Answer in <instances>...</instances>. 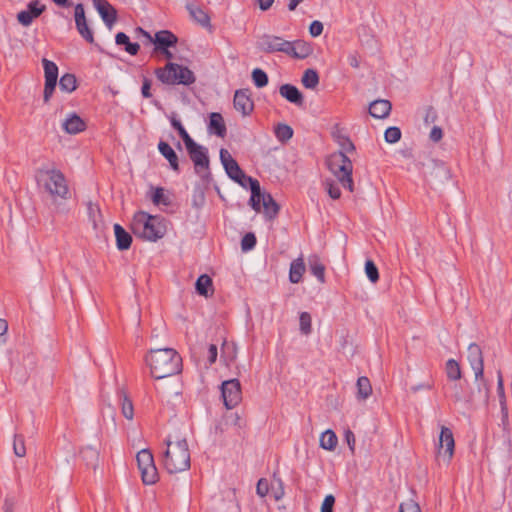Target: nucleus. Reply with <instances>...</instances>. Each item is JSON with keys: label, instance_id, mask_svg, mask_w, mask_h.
<instances>
[{"label": "nucleus", "instance_id": "864d4df0", "mask_svg": "<svg viewBox=\"0 0 512 512\" xmlns=\"http://www.w3.org/2000/svg\"><path fill=\"white\" fill-rule=\"evenodd\" d=\"M323 29V23L318 20H315L309 26V33L312 37H318L322 34Z\"/></svg>", "mask_w": 512, "mask_h": 512}, {"label": "nucleus", "instance_id": "4468645a", "mask_svg": "<svg viewBox=\"0 0 512 512\" xmlns=\"http://www.w3.org/2000/svg\"><path fill=\"white\" fill-rule=\"evenodd\" d=\"M289 42L275 35H264L258 42V47L266 53L282 52L287 55Z\"/></svg>", "mask_w": 512, "mask_h": 512}, {"label": "nucleus", "instance_id": "9d476101", "mask_svg": "<svg viewBox=\"0 0 512 512\" xmlns=\"http://www.w3.org/2000/svg\"><path fill=\"white\" fill-rule=\"evenodd\" d=\"M468 362L474 372L475 381H479L484 388V397L487 400L489 396V388L484 379V361L483 354L481 348L475 344L471 343L468 346Z\"/></svg>", "mask_w": 512, "mask_h": 512}, {"label": "nucleus", "instance_id": "a19ab883", "mask_svg": "<svg viewBox=\"0 0 512 512\" xmlns=\"http://www.w3.org/2000/svg\"><path fill=\"white\" fill-rule=\"evenodd\" d=\"M13 452L19 457L23 458L26 456L27 450L25 445L24 436L21 434H15L13 437Z\"/></svg>", "mask_w": 512, "mask_h": 512}, {"label": "nucleus", "instance_id": "4c0bfd02", "mask_svg": "<svg viewBox=\"0 0 512 512\" xmlns=\"http://www.w3.org/2000/svg\"><path fill=\"white\" fill-rule=\"evenodd\" d=\"M78 33L89 43H94V35L88 26L87 19L75 22Z\"/></svg>", "mask_w": 512, "mask_h": 512}, {"label": "nucleus", "instance_id": "7c9ffc66", "mask_svg": "<svg viewBox=\"0 0 512 512\" xmlns=\"http://www.w3.org/2000/svg\"><path fill=\"white\" fill-rule=\"evenodd\" d=\"M338 444V438L335 432L331 429L324 431L319 439V445L322 449L333 451Z\"/></svg>", "mask_w": 512, "mask_h": 512}, {"label": "nucleus", "instance_id": "20e7f679", "mask_svg": "<svg viewBox=\"0 0 512 512\" xmlns=\"http://www.w3.org/2000/svg\"><path fill=\"white\" fill-rule=\"evenodd\" d=\"M163 465L170 474L184 472L190 468V450L185 438L166 441Z\"/></svg>", "mask_w": 512, "mask_h": 512}, {"label": "nucleus", "instance_id": "c85d7f7f", "mask_svg": "<svg viewBox=\"0 0 512 512\" xmlns=\"http://www.w3.org/2000/svg\"><path fill=\"white\" fill-rule=\"evenodd\" d=\"M196 291L199 295L208 297L213 293V282L210 276L202 274L195 283Z\"/></svg>", "mask_w": 512, "mask_h": 512}, {"label": "nucleus", "instance_id": "a18cd8bd", "mask_svg": "<svg viewBox=\"0 0 512 512\" xmlns=\"http://www.w3.org/2000/svg\"><path fill=\"white\" fill-rule=\"evenodd\" d=\"M384 139L387 143L393 144L401 139V131L398 127L392 126L385 130Z\"/></svg>", "mask_w": 512, "mask_h": 512}, {"label": "nucleus", "instance_id": "6e6d98bb", "mask_svg": "<svg viewBox=\"0 0 512 512\" xmlns=\"http://www.w3.org/2000/svg\"><path fill=\"white\" fill-rule=\"evenodd\" d=\"M345 440L352 454L355 452L356 439L355 435L351 430L345 432Z\"/></svg>", "mask_w": 512, "mask_h": 512}, {"label": "nucleus", "instance_id": "9b49d317", "mask_svg": "<svg viewBox=\"0 0 512 512\" xmlns=\"http://www.w3.org/2000/svg\"><path fill=\"white\" fill-rule=\"evenodd\" d=\"M221 394L227 409L236 407L241 399V385L238 379H230L222 382Z\"/></svg>", "mask_w": 512, "mask_h": 512}, {"label": "nucleus", "instance_id": "58836bf2", "mask_svg": "<svg viewBox=\"0 0 512 512\" xmlns=\"http://www.w3.org/2000/svg\"><path fill=\"white\" fill-rule=\"evenodd\" d=\"M275 136L280 142H287L293 136V129L287 124H278L275 127Z\"/></svg>", "mask_w": 512, "mask_h": 512}, {"label": "nucleus", "instance_id": "f8f14e48", "mask_svg": "<svg viewBox=\"0 0 512 512\" xmlns=\"http://www.w3.org/2000/svg\"><path fill=\"white\" fill-rule=\"evenodd\" d=\"M193 164L195 172L202 178L208 179L210 176L209 172V157L208 151L205 147L197 145L187 151Z\"/></svg>", "mask_w": 512, "mask_h": 512}, {"label": "nucleus", "instance_id": "37998d69", "mask_svg": "<svg viewBox=\"0 0 512 512\" xmlns=\"http://www.w3.org/2000/svg\"><path fill=\"white\" fill-rule=\"evenodd\" d=\"M300 331L304 335H309L312 331V319L308 312H302L299 317Z\"/></svg>", "mask_w": 512, "mask_h": 512}, {"label": "nucleus", "instance_id": "5fc2aeb1", "mask_svg": "<svg viewBox=\"0 0 512 512\" xmlns=\"http://www.w3.org/2000/svg\"><path fill=\"white\" fill-rule=\"evenodd\" d=\"M335 503V498L333 495L329 494L324 498V501L321 505V512H333V506Z\"/></svg>", "mask_w": 512, "mask_h": 512}, {"label": "nucleus", "instance_id": "2eb2a0df", "mask_svg": "<svg viewBox=\"0 0 512 512\" xmlns=\"http://www.w3.org/2000/svg\"><path fill=\"white\" fill-rule=\"evenodd\" d=\"M233 104L236 111L244 117L250 115L254 110V103L248 89L237 90L234 94Z\"/></svg>", "mask_w": 512, "mask_h": 512}, {"label": "nucleus", "instance_id": "052dcab7", "mask_svg": "<svg viewBox=\"0 0 512 512\" xmlns=\"http://www.w3.org/2000/svg\"><path fill=\"white\" fill-rule=\"evenodd\" d=\"M433 388V382L427 381L411 387L412 392L417 393L421 390H431Z\"/></svg>", "mask_w": 512, "mask_h": 512}, {"label": "nucleus", "instance_id": "f257e3e1", "mask_svg": "<svg viewBox=\"0 0 512 512\" xmlns=\"http://www.w3.org/2000/svg\"><path fill=\"white\" fill-rule=\"evenodd\" d=\"M35 179L40 192L57 208L68 199L69 187L64 174L54 166L36 171Z\"/></svg>", "mask_w": 512, "mask_h": 512}, {"label": "nucleus", "instance_id": "ea45409f", "mask_svg": "<svg viewBox=\"0 0 512 512\" xmlns=\"http://www.w3.org/2000/svg\"><path fill=\"white\" fill-rule=\"evenodd\" d=\"M151 199L155 205L162 204V205L168 206L171 203L169 195L161 187H157V188L153 189Z\"/></svg>", "mask_w": 512, "mask_h": 512}, {"label": "nucleus", "instance_id": "8fccbe9b", "mask_svg": "<svg viewBox=\"0 0 512 512\" xmlns=\"http://www.w3.org/2000/svg\"><path fill=\"white\" fill-rule=\"evenodd\" d=\"M256 244V237L253 233H247L241 241V248L243 251H248L254 248Z\"/></svg>", "mask_w": 512, "mask_h": 512}, {"label": "nucleus", "instance_id": "39448f33", "mask_svg": "<svg viewBox=\"0 0 512 512\" xmlns=\"http://www.w3.org/2000/svg\"><path fill=\"white\" fill-rule=\"evenodd\" d=\"M132 229L135 235L155 242L166 234L167 226L164 218L139 211L133 217Z\"/></svg>", "mask_w": 512, "mask_h": 512}, {"label": "nucleus", "instance_id": "0e129e2a", "mask_svg": "<svg viewBox=\"0 0 512 512\" xmlns=\"http://www.w3.org/2000/svg\"><path fill=\"white\" fill-rule=\"evenodd\" d=\"M181 138L184 141L187 151L198 145V143H196L187 132L183 134Z\"/></svg>", "mask_w": 512, "mask_h": 512}, {"label": "nucleus", "instance_id": "7ed1b4c3", "mask_svg": "<svg viewBox=\"0 0 512 512\" xmlns=\"http://www.w3.org/2000/svg\"><path fill=\"white\" fill-rule=\"evenodd\" d=\"M232 180L244 188L249 185L251 190L249 204L255 212L263 213L268 220H273L277 216L280 209L279 205L269 193L261 190L258 180L247 176L243 171Z\"/></svg>", "mask_w": 512, "mask_h": 512}, {"label": "nucleus", "instance_id": "a878e982", "mask_svg": "<svg viewBox=\"0 0 512 512\" xmlns=\"http://www.w3.org/2000/svg\"><path fill=\"white\" fill-rule=\"evenodd\" d=\"M306 271L303 256L294 259L290 264L289 269V281L293 284H297L302 280V277Z\"/></svg>", "mask_w": 512, "mask_h": 512}, {"label": "nucleus", "instance_id": "f3484780", "mask_svg": "<svg viewBox=\"0 0 512 512\" xmlns=\"http://www.w3.org/2000/svg\"><path fill=\"white\" fill-rule=\"evenodd\" d=\"M62 129L70 135L78 134L86 129L85 121L76 113H69L62 121Z\"/></svg>", "mask_w": 512, "mask_h": 512}, {"label": "nucleus", "instance_id": "f704fd0d", "mask_svg": "<svg viewBox=\"0 0 512 512\" xmlns=\"http://www.w3.org/2000/svg\"><path fill=\"white\" fill-rule=\"evenodd\" d=\"M121 413L129 421L134 418V406L125 392L121 393Z\"/></svg>", "mask_w": 512, "mask_h": 512}, {"label": "nucleus", "instance_id": "e433bc0d", "mask_svg": "<svg viewBox=\"0 0 512 512\" xmlns=\"http://www.w3.org/2000/svg\"><path fill=\"white\" fill-rule=\"evenodd\" d=\"M434 176L441 181H449L452 178L451 170L442 161H433Z\"/></svg>", "mask_w": 512, "mask_h": 512}, {"label": "nucleus", "instance_id": "79ce46f5", "mask_svg": "<svg viewBox=\"0 0 512 512\" xmlns=\"http://www.w3.org/2000/svg\"><path fill=\"white\" fill-rule=\"evenodd\" d=\"M40 16V11H35V13H31L28 10H22L17 14L18 22L24 26L28 27L32 24L34 19Z\"/></svg>", "mask_w": 512, "mask_h": 512}, {"label": "nucleus", "instance_id": "de8ad7c7", "mask_svg": "<svg viewBox=\"0 0 512 512\" xmlns=\"http://www.w3.org/2000/svg\"><path fill=\"white\" fill-rule=\"evenodd\" d=\"M365 272L372 283H376L379 279V273L373 261L367 260L365 263Z\"/></svg>", "mask_w": 512, "mask_h": 512}, {"label": "nucleus", "instance_id": "393cba45", "mask_svg": "<svg viewBox=\"0 0 512 512\" xmlns=\"http://www.w3.org/2000/svg\"><path fill=\"white\" fill-rule=\"evenodd\" d=\"M208 131L210 134H215L223 138L226 135V125L220 113L213 112L210 114Z\"/></svg>", "mask_w": 512, "mask_h": 512}, {"label": "nucleus", "instance_id": "603ef678", "mask_svg": "<svg viewBox=\"0 0 512 512\" xmlns=\"http://www.w3.org/2000/svg\"><path fill=\"white\" fill-rule=\"evenodd\" d=\"M399 512H421V509L415 501L410 499L400 504Z\"/></svg>", "mask_w": 512, "mask_h": 512}, {"label": "nucleus", "instance_id": "b1692460", "mask_svg": "<svg viewBox=\"0 0 512 512\" xmlns=\"http://www.w3.org/2000/svg\"><path fill=\"white\" fill-rule=\"evenodd\" d=\"M81 457L86 465L96 471L99 467V449L93 445H87L81 450Z\"/></svg>", "mask_w": 512, "mask_h": 512}, {"label": "nucleus", "instance_id": "ddd939ff", "mask_svg": "<svg viewBox=\"0 0 512 512\" xmlns=\"http://www.w3.org/2000/svg\"><path fill=\"white\" fill-rule=\"evenodd\" d=\"M42 64L44 68L45 77L43 100L45 103H47L53 95V92L57 85L58 67L53 61H50L46 58L42 59Z\"/></svg>", "mask_w": 512, "mask_h": 512}, {"label": "nucleus", "instance_id": "72a5a7b5", "mask_svg": "<svg viewBox=\"0 0 512 512\" xmlns=\"http://www.w3.org/2000/svg\"><path fill=\"white\" fill-rule=\"evenodd\" d=\"M446 375L449 380L456 381L462 376L459 363L454 359H449L445 365Z\"/></svg>", "mask_w": 512, "mask_h": 512}, {"label": "nucleus", "instance_id": "09e8293b", "mask_svg": "<svg viewBox=\"0 0 512 512\" xmlns=\"http://www.w3.org/2000/svg\"><path fill=\"white\" fill-rule=\"evenodd\" d=\"M324 185H325V189H326L328 195L332 199H339L340 198V196H341L340 189H339V187L336 184L333 183L332 180L326 179L325 182H324Z\"/></svg>", "mask_w": 512, "mask_h": 512}, {"label": "nucleus", "instance_id": "338daca9", "mask_svg": "<svg viewBox=\"0 0 512 512\" xmlns=\"http://www.w3.org/2000/svg\"><path fill=\"white\" fill-rule=\"evenodd\" d=\"M340 145L345 152H350L354 150L353 143L346 137L341 138Z\"/></svg>", "mask_w": 512, "mask_h": 512}, {"label": "nucleus", "instance_id": "bf43d9fd", "mask_svg": "<svg viewBox=\"0 0 512 512\" xmlns=\"http://www.w3.org/2000/svg\"><path fill=\"white\" fill-rule=\"evenodd\" d=\"M28 11L31 13H35V11H40V15L45 11V5H41L38 0L31 1L28 4Z\"/></svg>", "mask_w": 512, "mask_h": 512}, {"label": "nucleus", "instance_id": "49530a36", "mask_svg": "<svg viewBox=\"0 0 512 512\" xmlns=\"http://www.w3.org/2000/svg\"><path fill=\"white\" fill-rule=\"evenodd\" d=\"M311 273L321 282H325V266L319 261L311 262Z\"/></svg>", "mask_w": 512, "mask_h": 512}, {"label": "nucleus", "instance_id": "0eeeda50", "mask_svg": "<svg viewBox=\"0 0 512 512\" xmlns=\"http://www.w3.org/2000/svg\"><path fill=\"white\" fill-rule=\"evenodd\" d=\"M155 74L161 82L169 85H191L195 82L194 73L187 67L176 63L166 64L165 67L157 69Z\"/></svg>", "mask_w": 512, "mask_h": 512}, {"label": "nucleus", "instance_id": "423d86ee", "mask_svg": "<svg viewBox=\"0 0 512 512\" xmlns=\"http://www.w3.org/2000/svg\"><path fill=\"white\" fill-rule=\"evenodd\" d=\"M327 166L342 187L350 192L354 190L352 179L353 164L344 152L340 151L331 154L327 158Z\"/></svg>", "mask_w": 512, "mask_h": 512}, {"label": "nucleus", "instance_id": "aec40b11", "mask_svg": "<svg viewBox=\"0 0 512 512\" xmlns=\"http://www.w3.org/2000/svg\"><path fill=\"white\" fill-rule=\"evenodd\" d=\"M186 9L190 17L203 28L211 29V19L206 11L193 3H187Z\"/></svg>", "mask_w": 512, "mask_h": 512}, {"label": "nucleus", "instance_id": "a211bd4d", "mask_svg": "<svg viewBox=\"0 0 512 512\" xmlns=\"http://www.w3.org/2000/svg\"><path fill=\"white\" fill-rule=\"evenodd\" d=\"M220 160L227 175L233 179L237 178V176L243 171L238 163L234 160L228 150L222 148L220 150Z\"/></svg>", "mask_w": 512, "mask_h": 512}, {"label": "nucleus", "instance_id": "4be33fe9", "mask_svg": "<svg viewBox=\"0 0 512 512\" xmlns=\"http://www.w3.org/2000/svg\"><path fill=\"white\" fill-rule=\"evenodd\" d=\"M392 105L389 100L378 99L373 101L369 106V113L377 119L387 118L391 112Z\"/></svg>", "mask_w": 512, "mask_h": 512}, {"label": "nucleus", "instance_id": "6e6552de", "mask_svg": "<svg viewBox=\"0 0 512 512\" xmlns=\"http://www.w3.org/2000/svg\"><path fill=\"white\" fill-rule=\"evenodd\" d=\"M455 440L453 432L446 426H441L436 445V461L439 465L448 466L454 456Z\"/></svg>", "mask_w": 512, "mask_h": 512}, {"label": "nucleus", "instance_id": "774afa93", "mask_svg": "<svg viewBox=\"0 0 512 512\" xmlns=\"http://www.w3.org/2000/svg\"><path fill=\"white\" fill-rule=\"evenodd\" d=\"M115 42L117 45H126L130 41L129 37L125 33L119 32L115 36Z\"/></svg>", "mask_w": 512, "mask_h": 512}, {"label": "nucleus", "instance_id": "1a4fd4ad", "mask_svg": "<svg viewBox=\"0 0 512 512\" xmlns=\"http://www.w3.org/2000/svg\"><path fill=\"white\" fill-rule=\"evenodd\" d=\"M138 469L142 482L145 485H153L157 482L159 475L154 463L153 454L149 449H142L136 455Z\"/></svg>", "mask_w": 512, "mask_h": 512}, {"label": "nucleus", "instance_id": "5701e85b", "mask_svg": "<svg viewBox=\"0 0 512 512\" xmlns=\"http://www.w3.org/2000/svg\"><path fill=\"white\" fill-rule=\"evenodd\" d=\"M279 93L283 98L295 105L301 106L303 104V95L294 85H281L279 88Z\"/></svg>", "mask_w": 512, "mask_h": 512}, {"label": "nucleus", "instance_id": "6ab92c4d", "mask_svg": "<svg viewBox=\"0 0 512 512\" xmlns=\"http://www.w3.org/2000/svg\"><path fill=\"white\" fill-rule=\"evenodd\" d=\"M312 51V47L308 42L297 40L294 42H289L287 55L293 58L304 59L310 56Z\"/></svg>", "mask_w": 512, "mask_h": 512}, {"label": "nucleus", "instance_id": "473e14b6", "mask_svg": "<svg viewBox=\"0 0 512 512\" xmlns=\"http://www.w3.org/2000/svg\"><path fill=\"white\" fill-rule=\"evenodd\" d=\"M301 82L305 88L314 89L319 84V76L316 70L307 69L303 73Z\"/></svg>", "mask_w": 512, "mask_h": 512}, {"label": "nucleus", "instance_id": "3c124183", "mask_svg": "<svg viewBox=\"0 0 512 512\" xmlns=\"http://www.w3.org/2000/svg\"><path fill=\"white\" fill-rule=\"evenodd\" d=\"M269 482L265 478H261L258 480L256 485V493L259 497L263 498L269 493Z\"/></svg>", "mask_w": 512, "mask_h": 512}, {"label": "nucleus", "instance_id": "2f4dec72", "mask_svg": "<svg viewBox=\"0 0 512 512\" xmlns=\"http://www.w3.org/2000/svg\"><path fill=\"white\" fill-rule=\"evenodd\" d=\"M356 387L358 400L363 401L368 399L373 392L370 380L365 376H361L357 379Z\"/></svg>", "mask_w": 512, "mask_h": 512}, {"label": "nucleus", "instance_id": "c9c22d12", "mask_svg": "<svg viewBox=\"0 0 512 512\" xmlns=\"http://www.w3.org/2000/svg\"><path fill=\"white\" fill-rule=\"evenodd\" d=\"M60 89L64 92L71 93L77 87V80L75 75L66 73L59 80Z\"/></svg>", "mask_w": 512, "mask_h": 512}, {"label": "nucleus", "instance_id": "cd10ccee", "mask_svg": "<svg viewBox=\"0 0 512 512\" xmlns=\"http://www.w3.org/2000/svg\"><path fill=\"white\" fill-rule=\"evenodd\" d=\"M158 149L160 153L168 160L171 168L174 171L179 170L178 156L173 150V148L166 142L160 141L158 144Z\"/></svg>", "mask_w": 512, "mask_h": 512}, {"label": "nucleus", "instance_id": "bb28decb", "mask_svg": "<svg viewBox=\"0 0 512 512\" xmlns=\"http://www.w3.org/2000/svg\"><path fill=\"white\" fill-rule=\"evenodd\" d=\"M114 233L116 238V245L119 250H127L130 248L132 243L131 235L125 231V229L119 225H114Z\"/></svg>", "mask_w": 512, "mask_h": 512}, {"label": "nucleus", "instance_id": "dca6fc26", "mask_svg": "<svg viewBox=\"0 0 512 512\" xmlns=\"http://www.w3.org/2000/svg\"><path fill=\"white\" fill-rule=\"evenodd\" d=\"M93 5L107 27L111 29L117 20V11L115 8L106 0H93Z\"/></svg>", "mask_w": 512, "mask_h": 512}, {"label": "nucleus", "instance_id": "13d9d810", "mask_svg": "<svg viewBox=\"0 0 512 512\" xmlns=\"http://www.w3.org/2000/svg\"><path fill=\"white\" fill-rule=\"evenodd\" d=\"M8 330V323L6 320L0 318V345L6 342V334Z\"/></svg>", "mask_w": 512, "mask_h": 512}, {"label": "nucleus", "instance_id": "f03ea898", "mask_svg": "<svg viewBox=\"0 0 512 512\" xmlns=\"http://www.w3.org/2000/svg\"><path fill=\"white\" fill-rule=\"evenodd\" d=\"M144 360L151 376L157 380L178 374L182 370V358L173 348L151 349Z\"/></svg>", "mask_w": 512, "mask_h": 512}, {"label": "nucleus", "instance_id": "69168bd1", "mask_svg": "<svg viewBox=\"0 0 512 512\" xmlns=\"http://www.w3.org/2000/svg\"><path fill=\"white\" fill-rule=\"evenodd\" d=\"M140 49V45L138 43L128 42L125 45V51L130 55H136Z\"/></svg>", "mask_w": 512, "mask_h": 512}, {"label": "nucleus", "instance_id": "4d7b16f0", "mask_svg": "<svg viewBox=\"0 0 512 512\" xmlns=\"http://www.w3.org/2000/svg\"><path fill=\"white\" fill-rule=\"evenodd\" d=\"M443 137L442 129L438 126H434L430 131L429 138L433 142H439Z\"/></svg>", "mask_w": 512, "mask_h": 512}, {"label": "nucleus", "instance_id": "c03bdc74", "mask_svg": "<svg viewBox=\"0 0 512 512\" xmlns=\"http://www.w3.org/2000/svg\"><path fill=\"white\" fill-rule=\"evenodd\" d=\"M252 80L256 87L262 88L268 84L267 74L260 68H255L252 71Z\"/></svg>", "mask_w": 512, "mask_h": 512}, {"label": "nucleus", "instance_id": "412c9836", "mask_svg": "<svg viewBox=\"0 0 512 512\" xmlns=\"http://www.w3.org/2000/svg\"><path fill=\"white\" fill-rule=\"evenodd\" d=\"M497 394L499 397V404L501 408V420L504 427L508 426L509 423V412L507 407V400L504 390V381L501 372L497 375Z\"/></svg>", "mask_w": 512, "mask_h": 512}, {"label": "nucleus", "instance_id": "c756f323", "mask_svg": "<svg viewBox=\"0 0 512 512\" xmlns=\"http://www.w3.org/2000/svg\"><path fill=\"white\" fill-rule=\"evenodd\" d=\"M153 42L160 48H168L176 45L177 37L168 30H162L155 34Z\"/></svg>", "mask_w": 512, "mask_h": 512}, {"label": "nucleus", "instance_id": "680f3d73", "mask_svg": "<svg viewBox=\"0 0 512 512\" xmlns=\"http://www.w3.org/2000/svg\"><path fill=\"white\" fill-rule=\"evenodd\" d=\"M348 63L351 67L357 69L360 66L361 59L358 53L354 52L348 56Z\"/></svg>", "mask_w": 512, "mask_h": 512}, {"label": "nucleus", "instance_id": "e2e57ef3", "mask_svg": "<svg viewBox=\"0 0 512 512\" xmlns=\"http://www.w3.org/2000/svg\"><path fill=\"white\" fill-rule=\"evenodd\" d=\"M74 16H75V22L86 19L84 6L82 4H77L75 6Z\"/></svg>", "mask_w": 512, "mask_h": 512}]
</instances>
